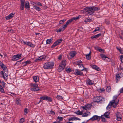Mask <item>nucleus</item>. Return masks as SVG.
<instances>
[{
	"mask_svg": "<svg viewBox=\"0 0 123 123\" xmlns=\"http://www.w3.org/2000/svg\"><path fill=\"white\" fill-rule=\"evenodd\" d=\"M63 41L62 38L57 40V41L55 42L51 46V48H53L56 46L57 45H59L60 43H61Z\"/></svg>",
	"mask_w": 123,
	"mask_h": 123,
	"instance_id": "423d86ee",
	"label": "nucleus"
},
{
	"mask_svg": "<svg viewBox=\"0 0 123 123\" xmlns=\"http://www.w3.org/2000/svg\"><path fill=\"white\" fill-rule=\"evenodd\" d=\"M100 118V117H99L97 115H94L93 116L92 118H90L89 120H91L93 121L94 120H97L99 119V120Z\"/></svg>",
	"mask_w": 123,
	"mask_h": 123,
	"instance_id": "4468645a",
	"label": "nucleus"
},
{
	"mask_svg": "<svg viewBox=\"0 0 123 123\" xmlns=\"http://www.w3.org/2000/svg\"><path fill=\"white\" fill-rule=\"evenodd\" d=\"M76 54V52L75 51H71L69 54V55L72 58L74 57Z\"/></svg>",
	"mask_w": 123,
	"mask_h": 123,
	"instance_id": "f3484780",
	"label": "nucleus"
},
{
	"mask_svg": "<svg viewBox=\"0 0 123 123\" xmlns=\"http://www.w3.org/2000/svg\"><path fill=\"white\" fill-rule=\"evenodd\" d=\"M50 113L52 114L53 115H54L55 114V112L53 111H50Z\"/></svg>",
	"mask_w": 123,
	"mask_h": 123,
	"instance_id": "338daca9",
	"label": "nucleus"
},
{
	"mask_svg": "<svg viewBox=\"0 0 123 123\" xmlns=\"http://www.w3.org/2000/svg\"><path fill=\"white\" fill-rule=\"evenodd\" d=\"M92 20L90 19L89 18H87L85 19L84 22L86 23H87L88 22H90Z\"/></svg>",
	"mask_w": 123,
	"mask_h": 123,
	"instance_id": "58836bf2",
	"label": "nucleus"
},
{
	"mask_svg": "<svg viewBox=\"0 0 123 123\" xmlns=\"http://www.w3.org/2000/svg\"><path fill=\"white\" fill-rule=\"evenodd\" d=\"M123 75V74L122 73H120L118 74H117L116 75V77L117 80H119L120 79L121 77L120 75Z\"/></svg>",
	"mask_w": 123,
	"mask_h": 123,
	"instance_id": "393cba45",
	"label": "nucleus"
},
{
	"mask_svg": "<svg viewBox=\"0 0 123 123\" xmlns=\"http://www.w3.org/2000/svg\"><path fill=\"white\" fill-rule=\"evenodd\" d=\"M64 30V29L62 28V27H61L57 31L58 32H60L62 31H63Z\"/></svg>",
	"mask_w": 123,
	"mask_h": 123,
	"instance_id": "ea45409f",
	"label": "nucleus"
},
{
	"mask_svg": "<svg viewBox=\"0 0 123 123\" xmlns=\"http://www.w3.org/2000/svg\"><path fill=\"white\" fill-rule=\"evenodd\" d=\"M33 80L36 83L37 82L39 81V78L38 76H35L33 77Z\"/></svg>",
	"mask_w": 123,
	"mask_h": 123,
	"instance_id": "bb28decb",
	"label": "nucleus"
},
{
	"mask_svg": "<svg viewBox=\"0 0 123 123\" xmlns=\"http://www.w3.org/2000/svg\"><path fill=\"white\" fill-rule=\"evenodd\" d=\"M25 121V118H21L19 121L20 123H23Z\"/></svg>",
	"mask_w": 123,
	"mask_h": 123,
	"instance_id": "37998d69",
	"label": "nucleus"
},
{
	"mask_svg": "<svg viewBox=\"0 0 123 123\" xmlns=\"http://www.w3.org/2000/svg\"><path fill=\"white\" fill-rule=\"evenodd\" d=\"M105 61L107 62H110L111 59L109 58L106 57V58H105Z\"/></svg>",
	"mask_w": 123,
	"mask_h": 123,
	"instance_id": "3c124183",
	"label": "nucleus"
},
{
	"mask_svg": "<svg viewBox=\"0 0 123 123\" xmlns=\"http://www.w3.org/2000/svg\"><path fill=\"white\" fill-rule=\"evenodd\" d=\"M21 54H18L13 55L12 58V60L13 61H16L21 58Z\"/></svg>",
	"mask_w": 123,
	"mask_h": 123,
	"instance_id": "0eeeda50",
	"label": "nucleus"
},
{
	"mask_svg": "<svg viewBox=\"0 0 123 123\" xmlns=\"http://www.w3.org/2000/svg\"><path fill=\"white\" fill-rule=\"evenodd\" d=\"M94 48H95V49L96 50H97L99 51V47H98V46H96V47H95Z\"/></svg>",
	"mask_w": 123,
	"mask_h": 123,
	"instance_id": "69168bd1",
	"label": "nucleus"
},
{
	"mask_svg": "<svg viewBox=\"0 0 123 123\" xmlns=\"http://www.w3.org/2000/svg\"><path fill=\"white\" fill-rule=\"evenodd\" d=\"M100 9L99 7H96L95 6L87 7L84 8V9L81 11L82 12L88 13V14L91 15L95 11H98Z\"/></svg>",
	"mask_w": 123,
	"mask_h": 123,
	"instance_id": "f257e3e1",
	"label": "nucleus"
},
{
	"mask_svg": "<svg viewBox=\"0 0 123 123\" xmlns=\"http://www.w3.org/2000/svg\"><path fill=\"white\" fill-rule=\"evenodd\" d=\"M14 16V14L12 13L10 14L9 15L6 17V19L7 20L12 18Z\"/></svg>",
	"mask_w": 123,
	"mask_h": 123,
	"instance_id": "a211bd4d",
	"label": "nucleus"
},
{
	"mask_svg": "<svg viewBox=\"0 0 123 123\" xmlns=\"http://www.w3.org/2000/svg\"><path fill=\"white\" fill-rule=\"evenodd\" d=\"M46 96H42L40 97L41 99H42L43 100H46Z\"/></svg>",
	"mask_w": 123,
	"mask_h": 123,
	"instance_id": "49530a36",
	"label": "nucleus"
},
{
	"mask_svg": "<svg viewBox=\"0 0 123 123\" xmlns=\"http://www.w3.org/2000/svg\"><path fill=\"white\" fill-rule=\"evenodd\" d=\"M66 61L65 60H64L62 61L61 62L60 64L65 67L66 65Z\"/></svg>",
	"mask_w": 123,
	"mask_h": 123,
	"instance_id": "cd10ccee",
	"label": "nucleus"
},
{
	"mask_svg": "<svg viewBox=\"0 0 123 123\" xmlns=\"http://www.w3.org/2000/svg\"><path fill=\"white\" fill-rule=\"evenodd\" d=\"M117 120V121H121L122 119V115L120 112H117L116 114Z\"/></svg>",
	"mask_w": 123,
	"mask_h": 123,
	"instance_id": "2eb2a0df",
	"label": "nucleus"
},
{
	"mask_svg": "<svg viewBox=\"0 0 123 123\" xmlns=\"http://www.w3.org/2000/svg\"><path fill=\"white\" fill-rule=\"evenodd\" d=\"M46 98L47 99H46V100L48 101L51 102L52 101V98L51 97H49L48 96H46Z\"/></svg>",
	"mask_w": 123,
	"mask_h": 123,
	"instance_id": "72a5a7b5",
	"label": "nucleus"
},
{
	"mask_svg": "<svg viewBox=\"0 0 123 123\" xmlns=\"http://www.w3.org/2000/svg\"><path fill=\"white\" fill-rule=\"evenodd\" d=\"M100 118H101L102 119V121L104 122H105V120L104 117L102 115L100 117Z\"/></svg>",
	"mask_w": 123,
	"mask_h": 123,
	"instance_id": "a18cd8bd",
	"label": "nucleus"
},
{
	"mask_svg": "<svg viewBox=\"0 0 123 123\" xmlns=\"http://www.w3.org/2000/svg\"><path fill=\"white\" fill-rule=\"evenodd\" d=\"M120 93H122L123 92V87L120 89Z\"/></svg>",
	"mask_w": 123,
	"mask_h": 123,
	"instance_id": "774afa93",
	"label": "nucleus"
},
{
	"mask_svg": "<svg viewBox=\"0 0 123 123\" xmlns=\"http://www.w3.org/2000/svg\"><path fill=\"white\" fill-rule=\"evenodd\" d=\"M0 83H2V86H3V87H5L6 84L5 83L3 82H1V81L0 80Z\"/></svg>",
	"mask_w": 123,
	"mask_h": 123,
	"instance_id": "bf43d9fd",
	"label": "nucleus"
},
{
	"mask_svg": "<svg viewBox=\"0 0 123 123\" xmlns=\"http://www.w3.org/2000/svg\"><path fill=\"white\" fill-rule=\"evenodd\" d=\"M74 73L76 75H79L81 76H83L84 75L83 74L82 72L80 71L78 69H76Z\"/></svg>",
	"mask_w": 123,
	"mask_h": 123,
	"instance_id": "ddd939ff",
	"label": "nucleus"
},
{
	"mask_svg": "<svg viewBox=\"0 0 123 123\" xmlns=\"http://www.w3.org/2000/svg\"><path fill=\"white\" fill-rule=\"evenodd\" d=\"M10 95H11L12 96H15L16 95V94L13 93H11Z\"/></svg>",
	"mask_w": 123,
	"mask_h": 123,
	"instance_id": "0e129e2a",
	"label": "nucleus"
},
{
	"mask_svg": "<svg viewBox=\"0 0 123 123\" xmlns=\"http://www.w3.org/2000/svg\"><path fill=\"white\" fill-rule=\"evenodd\" d=\"M27 109L26 108H25L24 110V114L25 115L28 112L27 111Z\"/></svg>",
	"mask_w": 123,
	"mask_h": 123,
	"instance_id": "4d7b16f0",
	"label": "nucleus"
},
{
	"mask_svg": "<svg viewBox=\"0 0 123 123\" xmlns=\"http://www.w3.org/2000/svg\"><path fill=\"white\" fill-rule=\"evenodd\" d=\"M30 85L31 87H38V85L36 83H31L30 84Z\"/></svg>",
	"mask_w": 123,
	"mask_h": 123,
	"instance_id": "7c9ffc66",
	"label": "nucleus"
},
{
	"mask_svg": "<svg viewBox=\"0 0 123 123\" xmlns=\"http://www.w3.org/2000/svg\"><path fill=\"white\" fill-rule=\"evenodd\" d=\"M56 98L58 99H63L62 97L61 96L57 95V96Z\"/></svg>",
	"mask_w": 123,
	"mask_h": 123,
	"instance_id": "603ef678",
	"label": "nucleus"
},
{
	"mask_svg": "<svg viewBox=\"0 0 123 123\" xmlns=\"http://www.w3.org/2000/svg\"><path fill=\"white\" fill-rule=\"evenodd\" d=\"M68 120L69 121H73L74 120V117H72L71 118L68 119Z\"/></svg>",
	"mask_w": 123,
	"mask_h": 123,
	"instance_id": "13d9d810",
	"label": "nucleus"
},
{
	"mask_svg": "<svg viewBox=\"0 0 123 123\" xmlns=\"http://www.w3.org/2000/svg\"><path fill=\"white\" fill-rule=\"evenodd\" d=\"M100 56L102 58H105L107 57L105 56V55H104V54H100Z\"/></svg>",
	"mask_w": 123,
	"mask_h": 123,
	"instance_id": "de8ad7c7",
	"label": "nucleus"
},
{
	"mask_svg": "<svg viewBox=\"0 0 123 123\" xmlns=\"http://www.w3.org/2000/svg\"><path fill=\"white\" fill-rule=\"evenodd\" d=\"M64 68L65 67L60 64L59 66V68L58 69V71L60 72L63 70Z\"/></svg>",
	"mask_w": 123,
	"mask_h": 123,
	"instance_id": "412c9836",
	"label": "nucleus"
},
{
	"mask_svg": "<svg viewBox=\"0 0 123 123\" xmlns=\"http://www.w3.org/2000/svg\"><path fill=\"white\" fill-rule=\"evenodd\" d=\"M120 59L121 62L122 63H123V55L121 56Z\"/></svg>",
	"mask_w": 123,
	"mask_h": 123,
	"instance_id": "680f3d73",
	"label": "nucleus"
},
{
	"mask_svg": "<svg viewBox=\"0 0 123 123\" xmlns=\"http://www.w3.org/2000/svg\"><path fill=\"white\" fill-rule=\"evenodd\" d=\"M115 101L114 100H113L111 101L110 102L106 108L107 110L109 111L110 110H111V106H112L113 104L115 103Z\"/></svg>",
	"mask_w": 123,
	"mask_h": 123,
	"instance_id": "6e6552de",
	"label": "nucleus"
},
{
	"mask_svg": "<svg viewBox=\"0 0 123 123\" xmlns=\"http://www.w3.org/2000/svg\"><path fill=\"white\" fill-rule=\"evenodd\" d=\"M90 54L91 52H90L88 54L86 55V58L87 59L89 60L91 59Z\"/></svg>",
	"mask_w": 123,
	"mask_h": 123,
	"instance_id": "e433bc0d",
	"label": "nucleus"
},
{
	"mask_svg": "<svg viewBox=\"0 0 123 123\" xmlns=\"http://www.w3.org/2000/svg\"><path fill=\"white\" fill-rule=\"evenodd\" d=\"M91 67L93 68L98 71H100L101 70L100 68L99 67L96 66V65H92Z\"/></svg>",
	"mask_w": 123,
	"mask_h": 123,
	"instance_id": "6ab92c4d",
	"label": "nucleus"
},
{
	"mask_svg": "<svg viewBox=\"0 0 123 123\" xmlns=\"http://www.w3.org/2000/svg\"><path fill=\"white\" fill-rule=\"evenodd\" d=\"M39 87H32L30 89L31 91L34 92H37L40 90Z\"/></svg>",
	"mask_w": 123,
	"mask_h": 123,
	"instance_id": "aec40b11",
	"label": "nucleus"
},
{
	"mask_svg": "<svg viewBox=\"0 0 123 123\" xmlns=\"http://www.w3.org/2000/svg\"><path fill=\"white\" fill-rule=\"evenodd\" d=\"M77 64L79 65V68H80V70L83 71L84 70L85 71H86V68L84 67L83 65V64L78 63Z\"/></svg>",
	"mask_w": 123,
	"mask_h": 123,
	"instance_id": "dca6fc26",
	"label": "nucleus"
},
{
	"mask_svg": "<svg viewBox=\"0 0 123 123\" xmlns=\"http://www.w3.org/2000/svg\"><path fill=\"white\" fill-rule=\"evenodd\" d=\"M66 20V19H64L60 20L59 21V23L60 24H62Z\"/></svg>",
	"mask_w": 123,
	"mask_h": 123,
	"instance_id": "c03bdc74",
	"label": "nucleus"
},
{
	"mask_svg": "<svg viewBox=\"0 0 123 123\" xmlns=\"http://www.w3.org/2000/svg\"><path fill=\"white\" fill-rule=\"evenodd\" d=\"M25 0H20V8L21 10H23L24 9L25 6V8L28 10L30 9V6L29 3L28 1L25 2Z\"/></svg>",
	"mask_w": 123,
	"mask_h": 123,
	"instance_id": "f03ea898",
	"label": "nucleus"
},
{
	"mask_svg": "<svg viewBox=\"0 0 123 123\" xmlns=\"http://www.w3.org/2000/svg\"><path fill=\"white\" fill-rule=\"evenodd\" d=\"M57 119L59 120V121H62L63 120V117H58Z\"/></svg>",
	"mask_w": 123,
	"mask_h": 123,
	"instance_id": "5fc2aeb1",
	"label": "nucleus"
},
{
	"mask_svg": "<svg viewBox=\"0 0 123 123\" xmlns=\"http://www.w3.org/2000/svg\"><path fill=\"white\" fill-rule=\"evenodd\" d=\"M87 109H86V110L87 111L91 107L92 105L91 104H88L86 105Z\"/></svg>",
	"mask_w": 123,
	"mask_h": 123,
	"instance_id": "2f4dec72",
	"label": "nucleus"
},
{
	"mask_svg": "<svg viewBox=\"0 0 123 123\" xmlns=\"http://www.w3.org/2000/svg\"><path fill=\"white\" fill-rule=\"evenodd\" d=\"M1 77H3L4 80H6L8 79V75L3 71H1Z\"/></svg>",
	"mask_w": 123,
	"mask_h": 123,
	"instance_id": "9d476101",
	"label": "nucleus"
},
{
	"mask_svg": "<svg viewBox=\"0 0 123 123\" xmlns=\"http://www.w3.org/2000/svg\"><path fill=\"white\" fill-rule=\"evenodd\" d=\"M0 92L2 93H4L5 92L4 90L3 89L2 86L0 85Z\"/></svg>",
	"mask_w": 123,
	"mask_h": 123,
	"instance_id": "79ce46f5",
	"label": "nucleus"
},
{
	"mask_svg": "<svg viewBox=\"0 0 123 123\" xmlns=\"http://www.w3.org/2000/svg\"><path fill=\"white\" fill-rule=\"evenodd\" d=\"M67 25L66 24L65 25H63V26H62L61 27H62V28L64 29V30L65 29V28H66V27L67 26Z\"/></svg>",
	"mask_w": 123,
	"mask_h": 123,
	"instance_id": "052dcab7",
	"label": "nucleus"
},
{
	"mask_svg": "<svg viewBox=\"0 0 123 123\" xmlns=\"http://www.w3.org/2000/svg\"><path fill=\"white\" fill-rule=\"evenodd\" d=\"M65 70L68 73H70L72 71V70L70 68H65Z\"/></svg>",
	"mask_w": 123,
	"mask_h": 123,
	"instance_id": "c9c22d12",
	"label": "nucleus"
},
{
	"mask_svg": "<svg viewBox=\"0 0 123 123\" xmlns=\"http://www.w3.org/2000/svg\"><path fill=\"white\" fill-rule=\"evenodd\" d=\"M86 83L87 85H92L94 84V81L88 79L86 80Z\"/></svg>",
	"mask_w": 123,
	"mask_h": 123,
	"instance_id": "f8f14e48",
	"label": "nucleus"
},
{
	"mask_svg": "<svg viewBox=\"0 0 123 123\" xmlns=\"http://www.w3.org/2000/svg\"><path fill=\"white\" fill-rule=\"evenodd\" d=\"M100 30V29L99 28V27H97L93 31V32H95L97 31H99Z\"/></svg>",
	"mask_w": 123,
	"mask_h": 123,
	"instance_id": "09e8293b",
	"label": "nucleus"
},
{
	"mask_svg": "<svg viewBox=\"0 0 123 123\" xmlns=\"http://www.w3.org/2000/svg\"><path fill=\"white\" fill-rule=\"evenodd\" d=\"M80 15L78 16L73 17L71 18L68 20L66 22V24L68 25L69 24L71 23L72 21L74 20H76L78 19L80 17Z\"/></svg>",
	"mask_w": 123,
	"mask_h": 123,
	"instance_id": "39448f33",
	"label": "nucleus"
},
{
	"mask_svg": "<svg viewBox=\"0 0 123 123\" xmlns=\"http://www.w3.org/2000/svg\"><path fill=\"white\" fill-rule=\"evenodd\" d=\"M90 114V113L88 111H86L82 114V117H87Z\"/></svg>",
	"mask_w": 123,
	"mask_h": 123,
	"instance_id": "b1692460",
	"label": "nucleus"
},
{
	"mask_svg": "<svg viewBox=\"0 0 123 123\" xmlns=\"http://www.w3.org/2000/svg\"><path fill=\"white\" fill-rule=\"evenodd\" d=\"M74 113L78 115H82L83 114V112L82 111H80V110L76 111L74 112Z\"/></svg>",
	"mask_w": 123,
	"mask_h": 123,
	"instance_id": "c756f323",
	"label": "nucleus"
},
{
	"mask_svg": "<svg viewBox=\"0 0 123 123\" xmlns=\"http://www.w3.org/2000/svg\"><path fill=\"white\" fill-rule=\"evenodd\" d=\"M35 3V4L36 5H37L38 6H42V4L39 2H36Z\"/></svg>",
	"mask_w": 123,
	"mask_h": 123,
	"instance_id": "864d4df0",
	"label": "nucleus"
},
{
	"mask_svg": "<svg viewBox=\"0 0 123 123\" xmlns=\"http://www.w3.org/2000/svg\"><path fill=\"white\" fill-rule=\"evenodd\" d=\"M110 114V112L109 111H107L105 112L103 115L105 117L109 118H110L109 117Z\"/></svg>",
	"mask_w": 123,
	"mask_h": 123,
	"instance_id": "a878e982",
	"label": "nucleus"
},
{
	"mask_svg": "<svg viewBox=\"0 0 123 123\" xmlns=\"http://www.w3.org/2000/svg\"><path fill=\"white\" fill-rule=\"evenodd\" d=\"M93 100L94 102L101 103L104 102L105 101V98H103L101 96H99L94 97L93 98Z\"/></svg>",
	"mask_w": 123,
	"mask_h": 123,
	"instance_id": "7ed1b4c3",
	"label": "nucleus"
},
{
	"mask_svg": "<svg viewBox=\"0 0 123 123\" xmlns=\"http://www.w3.org/2000/svg\"><path fill=\"white\" fill-rule=\"evenodd\" d=\"M101 35V34L100 33L99 34L97 35H95L93 36H92L91 37V38L92 39L93 38H98L99 36Z\"/></svg>",
	"mask_w": 123,
	"mask_h": 123,
	"instance_id": "c85d7f7f",
	"label": "nucleus"
},
{
	"mask_svg": "<svg viewBox=\"0 0 123 123\" xmlns=\"http://www.w3.org/2000/svg\"><path fill=\"white\" fill-rule=\"evenodd\" d=\"M52 39H47L46 41V44H49L51 42V41H52Z\"/></svg>",
	"mask_w": 123,
	"mask_h": 123,
	"instance_id": "4c0bfd02",
	"label": "nucleus"
},
{
	"mask_svg": "<svg viewBox=\"0 0 123 123\" xmlns=\"http://www.w3.org/2000/svg\"><path fill=\"white\" fill-rule=\"evenodd\" d=\"M31 63V61L30 60H27L23 64H25V65H26L27 64H29Z\"/></svg>",
	"mask_w": 123,
	"mask_h": 123,
	"instance_id": "a19ab883",
	"label": "nucleus"
},
{
	"mask_svg": "<svg viewBox=\"0 0 123 123\" xmlns=\"http://www.w3.org/2000/svg\"><path fill=\"white\" fill-rule=\"evenodd\" d=\"M111 87L110 86H108L106 88V91L108 92H110L111 91Z\"/></svg>",
	"mask_w": 123,
	"mask_h": 123,
	"instance_id": "f704fd0d",
	"label": "nucleus"
},
{
	"mask_svg": "<svg viewBox=\"0 0 123 123\" xmlns=\"http://www.w3.org/2000/svg\"><path fill=\"white\" fill-rule=\"evenodd\" d=\"M23 44L29 46L33 48H34L35 47L34 45L31 42H23Z\"/></svg>",
	"mask_w": 123,
	"mask_h": 123,
	"instance_id": "9b49d317",
	"label": "nucleus"
},
{
	"mask_svg": "<svg viewBox=\"0 0 123 123\" xmlns=\"http://www.w3.org/2000/svg\"><path fill=\"white\" fill-rule=\"evenodd\" d=\"M21 100L19 98H17L16 100V103L17 105H21L20 102Z\"/></svg>",
	"mask_w": 123,
	"mask_h": 123,
	"instance_id": "4be33fe9",
	"label": "nucleus"
},
{
	"mask_svg": "<svg viewBox=\"0 0 123 123\" xmlns=\"http://www.w3.org/2000/svg\"><path fill=\"white\" fill-rule=\"evenodd\" d=\"M0 67L5 72H6L8 71L6 66L0 62Z\"/></svg>",
	"mask_w": 123,
	"mask_h": 123,
	"instance_id": "1a4fd4ad",
	"label": "nucleus"
},
{
	"mask_svg": "<svg viewBox=\"0 0 123 123\" xmlns=\"http://www.w3.org/2000/svg\"><path fill=\"white\" fill-rule=\"evenodd\" d=\"M41 57H39L38 58L36 59L35 60V61L36 62H38L41 61Z\"/></svg>",
	"mask_w": 123,
	"mask_h": 123,
	"instance_id": "8fccbe9b",
	"label": "nucleus"
},
{
	"mask_svg": "<svg viewBox=\"0 0 123 123\" xmlns=\"http://www.w3.org/2000/svg\"><path fill=\"white\" fill-rule=\"evenodd\" d=\"M115 101V103L113 104V105H112V106L114 108H115L117 105L118 104V102L119 100L118 99H114Z\"/></svg>",
	"mask_w": 123,
	"mask_h": 123,
	"instance_id": "5701e85b",
	"label": "nucleus"
},
{
	"mask_svg": "<svg viewBox=\"0 0 123 123\" xmlns=\"http://www.w3.org/2000/svg\"><path fill=\"white\" fill-rule=\"evenodd\" d=\"M62 55H60L58 57V59L59 60H61L62 59Z\"/></svg>",
	"mask_w": 123,
	"mask_h": 123,
	"instance_id": "e2e57ef3",
	"label": "nucleus"
},
{
	"mask_svg": "<svg viewBox=\"0 0 123 123\" xmlns=\"http://www.w3.org/2000/svg\"><path fill=\"white\" fill-rule=\"evenodd\" d=\"M74 120H80L79 118L76 117H74Z\"/></svg>",
	"mask_w": 123,
	"mask_h": 123,
	"instance_id": "6e6d98bb",
	"label": "nucleus"
},
{
	"mask_svg": "<svg viewBox=\"0 0 123 123\" xmlns=\"http://www.w3.org/2000/svg\"><path fill=\"white\" fill-rule=\"evenodd\" d=\"M54 65L53 62H48L45 63L43 66V68L45 69H49L53 68Z\"/></svg>",
	"mask_w": 123,
	"mask_h": 123,
	"instance_id": "20e7f679",
	"label": "nucleus"
},
{
	"mask_svg": "<svg viewBox=\"0 0 123 123\" xmlns=\"http://www.w3.org/2000/svg\"><path fill=\"white\" fill-rule=\"evenodd\" d=\"M33 7L35 9H36L38 11L40 10V7H37L36 5H34V6H33Z\"/></svg>",
	"mask_w": 123,
	"mask_h": 123,
	"instance_id": "473e14b6",
	"label": "nucleus"
}]
</instances>
